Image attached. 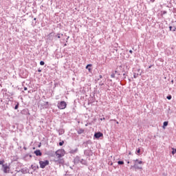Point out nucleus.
<instances>
[{
    "label": "nucleus",
    "instance_id": "f257e3e1",
    "mask_svg": "<svg viewBox=\"0 0 176 176\" xmlns=\"http://www.w3.org/2000/svg\"><path fill=\"white\" fill-rule=\"evenodd\" d=\"M55 155L58 159H61L65 155V151L64 149H59L55 152Z\"/></svg>",
    "mask_w": 176,
    "mask_h": 176
},
{
    "label": "nucleus",
    "instance_id": "f03ea898",
    "mask_svg": "<svg viewBox=\"0 0 176 176\" xmlns=\"http://www.w3.org/2000/svg\"><path fill=\"white\" fill-rule=\"evenodd\" d=\"M1 170L4 174H9L10 173V166L8 164H3Z\"/></svg>",
    "mask_w": 176,
    "mask_h": 176
},
{
    "label": "nucleus",
    "instance_id": "7ed1b4c3",
    "mask_svg": "<svg viewBox=\"0 0 176 176\" xmlns=\"http://www.w3.org/2000/svg\"><path fill=\"white\" fill-rule=\"evenodd\" d=\"M134 165L131 166V168H135V170H142V166H138V159L134 160Z\"/></svg>",
    "mask_w": 176,
    "mask_h": 176
},
{
    "label": "nucleus",
    "instance_id": "20e7f679",
    "mask_svg": "<svg viewBox=\"0 0 176 176\" xmlns=\"http://www.w3.org/2000/svg\"><path fill=\"white\" fill-rule=\"evenodd\" d=\"M58 109H65L67 108V102L65 101H61L58 103Z\"/></svg>",
    "mask_w": 176,
    "mask_h": 176
},
{
    "label": "nucleus",
    "instance_id": "39448f33",
    "mask_svg": "<svg viewBox=\"0 0 176 176\" xmlns=\"http://www.w3.org/2000/svg\"><path fill=\"white\" fill-rule=\"evenodd\" d=\"M40 168H45L46 166H49V160L39 161Z\"/></svg>",
    "mask_w": 176,
    "mask_h": 176
},
{
    "label": "nucleus",
    "instance_id": "423d86ee",
    "mask_svg": "<svg viewBox=\"0 0 176 176\" xmlns=\"http://www.w3.org/2000/svg\"><path fill=\"white\" fill-rule=\"evenodd\" d=\"M101 137H104V134L98 131L94 133V138L98 140L101 138Z\"/></svg>",
    "mask_w": 176,
    "mask_h": 176
},
{
    "label": "nucleus",
    "instance_id": "0eeeda50",
    "mask_svg": "<svg viewBox=\"0 0 176 176\" xmlns=\"http://www.w3.org/2000/svg\"><path fill=\"white\" fill-rule=\"evenodd\" d=\"M84 154L86 156H91L93 155V151H91V150H85Z\"/></svg>",
    "mask_w": 176,
    "mask_h": 176
},
{
    "label": "nucleus",
    "instance_id": "6e6552de",
    "mask_svg": "<svg viewBox=\"0 0 176 176\" xmlns=\"http://www.w3.org/2000/svg\"><path fill=\"white\" fill-rule=\"evenodd\" d=\"M21 113L22 115H31L30 113V110H28V109H23L21 111Z\"/></svg>",
    "mask_w": 176,
    "mask_h": 176
},
{
    "label": "nucleus",
    "instance_id": "1a4fd4ad",
    "mask_svg": "<svg viewBox=\"0 0 176 176\" xmlns=\"http://www.w3.org/2000/svg\"><path fill=\"white\" fill-rule=\"evenodd\" d=\"M80 162V157L79 156H76L74 159V164H79Z\"/></svg>",
    "mask_w": 176,
    "mask_h": 176
},
{
    "label": "nucleus",
    "instance_id": "9d476101",
    "mask_svg": "<svg viewBox=\"0 0 176 176\" xmlns=\"http://www.w3.org/2000/svg\"><path fill=\"white\" fill-rule=\"evenodd\" d=\"M18 173H22V174H28V169H27V168H21V170H19L18 171Z\"/></svg>",
    "mask_w": 176,
    "mask_h": 176
},
{
    "label": "nucleus",
    "instance_id": "9b49d317",
    "mask_svg": "<svg viewBox=\"0 0 176 176\" xmlns=\"http://www.w3.org/2000/svg\"><path fill=\"white\" fill-rule=\"evenodd\" d=\"M93 144V142L91 140H89L87 142H83V145H85V147L87 148L88 145H91Z\"/></svg>",
    "mask_w": 176,
    "mask_h": 176
},
{
    "label": "nucleus",
    "instance_id": "f8f14e48",
    "mask_svg": "<svg viewBox=\"0 0 176 176\" xmlns=\"http://www.w3.org/2000/svg\"><path fill=\"white\" fill-rule=\"evenodd\" d=\"M78 148H76L75 149H71L69 151V153H70L71 155H75V153H78Z\"/></svg>",
    "mask_w": 176,
    "mask_h": 176
},
{
    "label": "nucleus",
    "instance_id": "ddd939ff",
    "mask_svg": "<svg viewBox=\"0 0 176 176\" xmlns=\"http://www.w3.org/2000/svg\"><path fill=\"white\" fill-rule=\"evenodd\" d=\"M48 39L49 41H53L54 38V32H51L48 34Z\"/></svg>",
    "mask_w": 176,
    "mask_h": 176
},
{
    "label": "nucleus",
    "instance_id": "4468645a",
    "mask_svg": "<svg viewBox=\"0 0 176 176\" xmlns=\"http://www.w3.org/2000/svg\"><path fill=\"white\" fill-rule=\"evenodd\" d=\"M93 67V65L91 64H88L86 66V69H88L89 72H91L93 71V69H91V67Z\"/></svg>",
    "mask_w": 176,
    "mask_h": 176
},
{
    "label": "nucleus",
    "instance_id": "2eb2a0df",
    "mask_svg": "<svg viewBox=\"0 0 176 176\" xmlns=\"http://www.w3.org/2000/svg\"><path fill=\"white\" fill-rule=\"evenodd\" d=\"M34 153L36 155V156H41L42 155V152L41 150H36L34 151Z\"/></svg>",
    "mask_w": 176,
    "mask_h": 176
},
{
    "label": "nucleus",
    "instance_id": "dca6fc26",
    "mask_svg": "<svg viewBox=\"0 0 176 176\" xmlns=\"http://www.w3.org/2000/svg\"><path fill=\"white\" fill-rule=\"evenodd\" d=\"M80 164H82L83 166H87V161L86 160L80 159Z\"/></svg>",
    "mask_w": 176,
    "mask_h": 176
},
{
    "label": "nucleus",
    "instance_id": "f3484780",
    "mask_svg": "<svg viewBox=\"0 0 176 176\" xmlns=\"http://www.w3.org/2000/svg\"><path fill=\"white\" fill-rule=\"evenodd\" d=\"M76 131L78 133V134L80 135V134H83L85 133V129H77Z\"/></svg>",
    "mask_w": 176,
    "mask_h": 176
},
{
    "label": "nucleus",
    "instance_id": "a211bd4d",
    "mask_svg": "<svg viewBox=\"0 0 176 176\" xmlns=\"http://www.w3.org/2000/svg\"><path fill=\"white\" fill-rule=\"evenodd\" d=\"M59 135H63V134H64L65 133V131L64 130V129H60L58 131Z\"/></svg>",
    "mask_w": 176,
    "mask_h": 176
},
{
    "label": "nucleus",
    "instance_id": "6ab92c4d",
    "mask_svg": "<svg viewBox=\"0 0 176 176\" xmlns=\"http://www.w3.org/2000/svg\"><path fill=\"white\" fill-rule=\"evenodd\" d=\"M55 163H59V164H63L64 161L60 158H58V160H54Z\"/></svg>",
    "mask_w": 176,
    "mask_h": 176
},
{
    "label": "nucleus",
    "instance_id": "aec40b11",
    "mask_svg": "<svg viewBox=\"0 0 176 176\" xmlns=\"http://www.w3.org/2000/svg\"><path fill=\"white\" fill-rule=\"evenodd\" d=\"M30 168H32V170H34V171H36V168H39V166H38L31 165Z\"/></svg>",
    "mask_w": 176,
    "mask_h": 176
},
{
    "label": "nucleus",
    "instance_id": "412c9836",
    "mask_svg": "<svg viewBox=\"0 0 176 176\" xmlns=\"http://www.w3.org/2000/svg\"><path fill=\"white\" fill-rule=\"evenodd\" d=\"M63 34H60V33H58L56 35L54 36V38L56 39V38H58V39H60V38H61V36H63Z\"/></svg>",
    "mask_w": 176,
    "mask_h": 176
},
{
    "label": "nucleus",
    "instance_id": "4be33fe9",
    "mask_svg": "<svg viewBox=\"0 0 176 176\" xmlns=\"http://www.w3.org/2000/svg\"><path fill=\"white\" fill-rule=\"evenodd\" d=\"M167 126H168V122H167V121H165V122H164V123H163V129H164V127H167Z\"/></svg>",
    "mask_w": 176,
    "mask_h": 176
},
{
    "label": "nucleus",
    "instance_id": "5701e85b",
    "mask_svg": "<svg viewBox=\"0 0 176 176\" xmlns=\"http://www.w3.org/2000/svg\"><path fill=\"white\" fill-rule=\"evenodd\" d=\"M16 105L14 107V109H19V106L20 105V103L19 102H15Z\"/></svg>",
    "mask_w": 176,
    "mask_h": 176
},
{
    "label": "nucleus",
    "instance_id": "b1692460",
    "mask_svg": "<svg viewBox=\"0 0 176 176\" xmlns=\"http://www.w3.org/2000/svg\"><path fill=\"white\" fill-rule=\"evenodd\" d=\"M101 79H102V75H100L95 80L98 82V80H101Z\"/></svg>",
    "mask_w": 176,
    "mask_h": 176
},
{
    "label": "nucleus",
    "instance_id": "393cba45",
    "mask_svg": "<svg viewBox=\"0 0 176 176\" xmlns=\"http://www.w3.org/2000/svg\"><path fill=\"white\" fill-rule=\"evenodd\" d=\"M169 30H170V31H173V32H175V30H176V28H175V27H173V26H169Z\"/></svg>",
    "mask_w": 176,
    "mask_h": 176
},
{
    "label": "nucleus",
    "instance_id": "a878e982",
    "mask_svg": "<svg viewBox=\"0 0 176 176\" xmlns=\"http://www.w3.org/2000/svg\"><path fill=\"white\" fill-rule=\"evenodd\" d=\"M118 164L119 166H122V165L124 164V162H123V161H118Z\"/></svg>",
    "mask_w": 176,
    "mask_h": 176
},
{
    "label": "nucleus",
    "instance_id": "bb28decb",
    "mask_svg": "<svg viewBox=\"0 0 176 176\" xmlns=\"http://www.w3.org/2000/svg\"><path fill=\"white\" fill-rule=\"evenodd\" d=\"M3 163H5V160H0V165H1L2 167H3V164H3Z\"/></svg>",
    "mask_w": 176,
    "mask_h": 176
},
{
    "label": "nucleus",
    "instance_id": "cd10ccee",
    "mask_svg": "<svg viewBox=\"0 0 176 176\" xmlns=\"http://www.w3.org/2000/svg\"><path fill=\"white\" fill-rule=\"evenodd\" d=\"M136 155H140V153H141V148H138L136 152H135Z\"/></svg>",
    "mask_w": 176,
    "mask_h": 176
},
{
    "label": "nucleus",
    "instance_id": "c85d7f7f",
    "mask_svg": "<svg viewBox=\"0 0 176 176\" xmlns=\"http://www.w3.org/2000/svg\"><path fill=\"white\" fill-rule=\"evenodd\" d=\"M138 74H137V73H134L133 74V78H135V79H137V78H138Z\"/></svg>",
    "mask_w": 176,
    "mask_h": 176
},
{
    "label": "nucleus",
    "instance_id": "c756f323",
    "mask_svg": "<svg viewBox=\"0 0 176 176\" xmlns=\"http://www.w3.org/2000/svg\"><path fill=\"white\" fill-rule=\"evenodd\" d=\"M167 100H171L173 98V96L171 95H168L166 96Z\"/></svg>",
    "mask_w": 176,
    "mask_h": 176
},
{
    "label": "nucleus",
    "instance_id": "7c9ffc66",
    "mask_svg": "<svg viewBox=\"0 0 176 176\" xmlns=\"http://www.w3.org/2000/svg\"><path fill=\"white\" fill-rule=\"evenodd\" d=\"M64 145V140L59 142V146H63Z\"/></svg>",
    "mask_w": 176,
    "mask_h": 176
},
{
    "label": "nucleus",
    "instance_id": "2f4dec72",
    "mask_svg": "<svg viewBox=\"0 0 176 176\" xmlns=\"http://www.w3.org/2000/svg\"><path fill=\"white\" fill-rule=\"evenodd\" d=\"M175 153H176V148H173L172 155H175Z\"/></svg>",
    "mask_w": 176,
    "mask_h": 176
},
{
    "label": "nucleus",
    "instance_id": "473e14b6",
    "mask_svg": "<svg viewBox=\"0 0 176 176\" xmlns=\"http://www.w3.org/2000/svg\"><path fill=\"white\" fill-rule=\"evenodd\" d=\"M40 65H45V62L43 60H41Z\"/></svg>",
    "mask_w": 176,
    "mask_h": 176
},
{
    "label": "nucleus",
    "instance_id": "72a5a7b5",
    "mask_svg": "<svg viewBox=\"0 0 176 176\" xmlns=\"http://www.w3.org/2000/svg\"><path fill=\"white\" fill-rule=\"evenodd\" d=\"M138 164H142V161H140L139 160H138V162H137Z\"/></svg>",
    "mask_w": 176,
    "mask_h": 176
},
{
    "label": "nucleus",
    "instance_id": "f704fd0d",
    "mask_svg": "<svg viewBox=\"0 0 176 176\" xmlns=\"http://www.w3.org/2000/svg\"><path fill=\"white\" fill-rule=\"evenodd\" d=\"M99 86H104V82H102V81H100L99 82Z\"/></svg>",
    "mask_w": 176,
    "mask_h": 176
},
{
    "label": "nucleus",
    "instance_id": "c9c22d12",
    "mask_svg": "<svg viewBox=\"0 0 176 176\" xmlns=\"http://www.w3.org/2000/svg\"><path fill=\"white\" fill-rule=\"evenodd\" d=\"M111 78H115V74H111Z\"/></svg>",
    "mask_w": 176,
    "mask_h": 176
},
{
    "label": "nucleus",
    "instance_id": "e433bc0d",
    "mask_svg": "<svg viewBox=\"0 0 176 176\" xmlns=\"http://www.w3.org/2000/svg\"><path fill=\"white\" fill-rule=\"evenodd\" d=\"M43 105H49V102H45Z\"/></svg>",
    "mask_w": 176,
    "mask_h": 176
},
{
    "label": "nucleus",
    "instance_id": "4c0bfd02",
    "mask_svg": "<svg viewBox=\"0 0 176 176\" xmlns=\"http://www.w3.org/2000/svg\"><path fill=\"white\" fill-rule=\"evenodd\" d=\"M124 79H126V73L123 74Z\"/></svg>",
    "mask_w": 176,
    "mask_h": 176
},
{
    "label": "nucleus",
    "instance_id": "58836bf2",
    "mask_svg": "<svg viewBox=\"0 0 176 176\" xmlns=\"http://www.w3.org/2000/svg\"><path fill=\"white\" fill-rule=\"evenodd\" d=\"M41 146H42V143H40V144H38V148H41Z\"/></svg>",
    "mask_w": 176,
    "mask_h": 176
},
{
    "label": "nucleus",
    "instance_id": "ea45409f",
    "mask_svg": "<svg viewBox=\"0 0 176 176\" xmlns=\"http://www.w3.org/2000/svg\"><path fill=\"white\" fill-rule=\"evenodd\" d=\"M38 72H42V69H38Z\"/></svg>",
    "mask_w": 176,
    "mask_h": 176
},
{
    "label": "nucleus",
    "instance_id": "a19ab883",
    "mask_svg": "<svg viewBox=\"0 0 176 176\" xmlns=\"http://www.w3.org/2000/svg\"><path fill=\"white\" fill-rule=\"evenodd\" d=\"M24 90L26 91V90H28V88H27L26 87H24Z\"/></svg>",
    "mask_w": 176,
    "mask_h": 176
},
{
    "label": "nucleus",
    "instance_id": "79ce46f5",
    "mask_svg": "<svg viewBox=\"0 0 176 176\" xmlns=\"http://www.w3.org/2000/svg\"><path fill=\"white\" fill-rule=\"evenodd\" d=\"M129 53L133 54V50H130Z\"/></svg>",
    "mask_w": 176,
    "mask_h": 176
},
{
    "label": "nucleus",
    "instance_id": "37998d69",
    "mask_svg": "<svg viewBox=\"0 0 176 176\" xmlns=\"http://www.w3.org/2000/svg\"><path fill=\"white\" fill-rule=\"evenodd\" d=\"M100 120H105V118H100Z\"/></svg>",
    "mask_w": 176,
    "mask_h": 176
},
{
    "label": "nucleus",
    "instance_id": "c03bdc74",
    "mask_svg": "<svg viewBox=\"0 0 176 176\" xmlns=\"http://www.w3.org/2000/svg\"><path fill=\"white\" fill-rule=\"evenodd\" d=\"M23 149H25V151H27V147L24 146Z\"/></svg>",
    "mask_w": 176,
    "mask_h": 176
},
{
    "label": "nucleus",
    "instance_id": "a18cd8bd",
    "mask_svg": "<svg viewBox=\"0 0 176 176\" xmlns=\"http://www.w3.org/2000/svg\"><path fill=\"white\" fill-rule=\"evenodd\" d=\"M150 2H155V0H150Z\"/></svg>",
    "mask_w": 176,
    "mask_h": 176
},
{
    "label": "nucleus",
    "instance_id": "49530a36",
    "mask_svg": "<svg viewBox=\"0 0 176 176\" xmlns=\"http://www.w3.org/2000/svg\"><path fill=\"white\" fill-rule=\"evenodd\" d=\"M69 39V36L67 38V40ZM66 42H68V41H66Z\"/></svg>",
    "mask_w": 176,
    "mask_h": 176
},
{
    "label": "nucleus",
    "instance_id": "de8ad7c7",
    "mask_svg": "<svg viewBox=\"0 0 176 176\" xmlns=\"http://www.w3.org/2000/svg\"><path fill=\"white\" fill-rule=\"evenodd\" d=\"M152 68V65L148 66V69Z\"/></svg>",
    "mask_w": 176,
    "mask_h": 176
},
{
    "label": "nucleus",
    "instance_id": "09e8293b",
    "mask_svg": "<svg viewBox=\"0 0 176 176\" xmlns=\"http://www.w3.org/2000/svg\"><path fill=\"white\" fill-rule=\"evenodd\" d=\"M29 157H32V155H29Z\"/></svg>",
    "mask_w": 176,
    "mask_h": 176
},
{
    "label": "nucleus",
    "instance_id": "8fccbe9b",
    "mask_svg": "<svg viewBox=\"0 0 176 176\" xmlns=\"http://www.w3.org/2000/svg\"><path fill=\"white\" fill-rule=\"evenodd\" d=\"M171 83H174V80H171Z\"/></svg>",
    "mask_w": 176,
    "mask_h": 176
},
{
    "label": "nucleus",
    "instance_id": "3c124183",
    "mask_svg": "<svg viewBox=\"0 0 176 176\" xmlns=\"http://www.w3.org/2000/svg\"><path fill=\"white\" fill-rule=\"evenodd\" d=\"M166 13H167V12L164 11V14H166Z\"/></svg>",
    "mask_w": 176,
    "mask_h": 176
},
{
    "label": "nucleus",
    "instance_id": "603ef678",
    "mask_svg": "<svg viewBox=\"0 0 176 176\" xmlns=\"http://www.w3.org/2000/svg\"><path fill=\"white\" fill-rule=\"evenodd\" d=\"M34 21H36V18H34Z\"/></svg>",
    "mask_w": 176,
    "mask_h": 176
},
{
    "label": "nucleus",
    "instance_id": "864d4df0",
    "mask_svg": "<svg viewBox=\"0 0 176 176\" xmlns=\"http://www.w3.org/2000/svg\"><path fill=\"white\" fill-rule=\"evenodd\" d=\"M127 164H130V161H128V162H127Z\"/></svg>",
    "mask_w": 176,
    "mask_h": 176
},
{
    "label": "nucleus",
    "instance_id": "5fc2aeb1",
    "mask_svg": "<svg viewBox=\"0 0 176 176\" xmlns=\"http://www.w3.org/2000/svg\"><path fill=\"white\" fill-rule=\"evenodd\" d=\"M116 124H119V122L117 121V122H116Z\"/></svg>",
    "mask_w": 176,
    "mask_h": 176
},
{
    "label": "nucleus",
    "instance_id": "6e6d98bb",
    "mask_svg": "<svg viewBox=\"0 0 176 176\" xmlns=\"http://www.w3.org/2000/svg\"><path fill=\"white\" fill-rule=\"evenodd\" d=\"M118 73V71H115V74H117Z\"/></svg>",
    "mask_w": 176,
    "mask_h": 176
},
{
    "label": "nucleus",
    "instance_id": "4d7b16f0",
    "mask_svg": "<svg viewBox=\"0 0 176 176\" xmlns=\"http://www.w3.org/2000/svg\"><path fill=\"white\" fill-rule=\"evenodd\" d=\"M129 155H131V152H129Z\"/></svg>",
    "mask_w": 176,
    "mask_h": 176
},
{
    "label": "nucleus",
    "instance_id": "13d9d810",
    "mask_svg": "<svg viewBox=\"0 0 176 176\" xmlns=\"http://www.w3.org/2000/svg\"><path fill=\"white\" fill-rule=\"evenodd\" d=\"M70 168L72 170V166H70Z\"/></svg>",
    "mask_w": 176,
    "mask_h": 176
},
{
    "label": "nucleus",
    "instance_id": "bf43d9fd",
    "mask_svg": "<svg viewBox=\"0 0 176 176\" xmlns=\"http://www.w3.org/2000/svg\"><path fill=\"white\" fill-rule=\"evenodd\" d=\"M129 82H131V80H130V79H129Z\"/></svg>",
    "mask_w": 176,
    "mask_h": 176
},
{
    "label": "nucleus",
    "instance_id": "052dcab7",
    "mask_svg": "<svg viewBox=\"0 0 176 176\" xmlns=\"http://www.w3.org/2000/svg\"><path fill=\"white\" fill-rule=\"evenodd\" d=\"M138 71V72H140V69Z\"/></svg>",
    "mask_w": 176,
    "mask_h": 176
},
{
    "label": "nucleus",
    "instance_id": "680f3d73",
    "mask_svg": "<svg viewBox=\"0 0 176 176\" xmlns=\"http://www.w3.org/2000/svg\"><path fill=\"white\" fill-rule=\"evenodd\" d=\"M65 46H67V44H65Z\"/></svg>",
    "mask_w": 176,
    "mask_h": 176
}]
</instances>
